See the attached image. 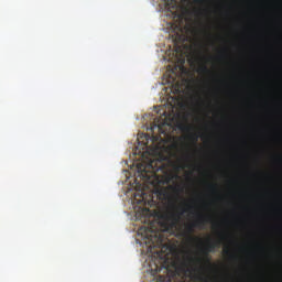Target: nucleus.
<instances>
[{"instance_id":"obj_21","label":"nucleus","mask_w":282,"mask_h":282,"mask_svg":"<svg viewBox=\"0 0 282 282\" xmlns=\"http://www.w3.org/2000/svg\"><path fill=\"white\" fill-rule=\"evenodd\" d=\"M186 129L188 130L189 128H188V127H186Z\"/></svg>"},{"instance_id":"obj_2","label":"nucleus","mask_w":282,"mask_h":282,"mask_svg":"<svg viewBox=\"0 0 282 282\" xmlns=\"http://www.w3.org/2000/svg\"><path fill=\"white\" fill-rule=\"evenodd\" d=\"M196 219L193 220L191 224L186 225L185 227V232L187 235H193L195 232V228H198L199 230H204L206 228V224L210 221V217L202 214V213H196Z\"/></svg>"},{"instance_id":"obj_3","label":"nucleus","mask_w":282,"mask_h":282,"mask_svg":"<svg viewBox=\"0 0 282 282\" xmlns=\"http://www.w3.org/2000/svg\"><path fill=\"white\" fill-rule=\"evenodd\" d=\"M220 246L221 241L219 240H208L207 245L202 249L203 258L196 259V263H198L199 265H202L203 262L210 264V252H215V250H217V248H219Z\"/></svg>"},{"instance_id":"obj_15","label":"nucleus","mask_w":282,"mask_h":282,"mask_svg":"<svg viewBox=\"0 0 282 282\" xmlns=\"http://www.w3.org/2000/svg\"><path fill=\"white\" fill-rule=\"evenodd\" d=\"M143 213H151L149 208H143Z\"/></svg>"},{"instance_id":"obj_6","label":"nucleus","mask_w":282,"mask_h":282,"mask_svg":"<svg viewBox=\"0 0 282 282\" xmlns=\"http://www.w3.org/2000/svg\"><path fill=\"white\" fill-rule=\"evenodd\" d=\"M165 126H166V121H162L160 123L154 122L150 128V131H152L153 133L155 129H158L159 133L166 135V130L164 129Z\"/></svg>"},{"instance_id":"obj_1","label":"nucleus","mask_w":282,"mask_h":282,"mask_svg":"<svg viewBox=\"0 0 282 282\" xmlns=\"http://www.w3.org/2000/svg\"><path fill=\"white\" fill-rule=\"evenodd\" d=\"M138 173L142 176L145 182H149L152 177H160L156 173L158 171H164V166H156L154 165L153 161L149 163H139L137 165Z\"/></svg>"},{"instance_id":"obj_13","label":"nucleus","mask_w":282,"mask_h":282,"mask_svg":"<svg viewBox=\"0 0 282 282\" xmlns=\"http://www.w3.org/2000/svg\"><path fill=\"white\" fill-rule=\"evenodd\" d=\"M156 254H158V257H160L161 259H164V256L162 254V251H158Z\"/></svg>"},{"instance_id":"obj_10","label":"nucleus","mask_w":282,"mask_h":282,"mask_svg":"<svg viewBox=\"0 0 282 282\" xmlns=\"http://www.w3.org/2000/svg\"><path fill=\"white\" fill-rule=\"evenodd\" d=\"M209 188H210L212 191H217V185H216V184H210V185H209Z\"/></svg>"},{"instance_id":"obj_11","label":"nucleus","mask_w":282,"mask_h":282,"mask_svg":"<svg viewBox=\"0 0 282 282\" xmlns=\"http://www.w3.org/2000/svg\"><path fill=\"white\" fill-rule=\"evenodd\" d=\"M152 140H153V142H158V140H160V137L159 135H152Z\"/></svg>"},{"instance_id":"obj_19","label":"nucleus","mask_w":282,"mask_h":282,"mask_svg":"<svg viewBox=\"0 0 282 282\" xmlns=\"http://www.w3.org/2000/svg\"><path fill=\"white\" fill-rule=\"evenodd\" d=\"M144 195H145V194H144V193H142V196H141V197H142V200H144Z\"/></svg>"},{"instance_id":"obj_16","label":"nucleus","mask_w":282,"mask_h":282,"mask_svg":"<svg viewBox=\"0 0 282 282\" xmlns=\"http://www.w3.org/2000/svg\"><path fill=\"white\" fill-rule=\"evenodd\" d=\"M192 138H193L194 142H197V138H198L197 135H193Z\"/></svg>"},{"instance_id":"obj_22","label":"nucleus","mask_w":282,"mask_h":282,"mask_svg":"<svg viewBox=\"0 0 282 282\" xmlns=\"http://www.w3.org/2000/svg\"><path fill=\"white\" fill-rule=\"evenodd\" d=\"M182 63H184V59L182 61Z\"/></svg>"},{"instance_id":"obj_17","label":"nucleus","mask_w":282,"mask_h":282,"mask_svg":"<svg viewBox=\"0 0 282 282\" xmlns=\"http://www.w3.org/2000/svg\"><path fill=\"white\" fill-rule=\"evenodd\" d=\"M196 2H197V3H204V1H202V0H196Z\"/></svg>"},{"instance_id":"obj_8","label":"nucleus","mask_w":282,"mask_h":282,"mask_svg":"<svg viewBox=\"0 0 282 282\" xmlns=\"http://www.w3.org/2000/svg\"><path fill=\"white\" fill-rule=\"evenodd\" d=\"M208 72H210V70L208 69V66H206V65H203L198 68V74H208Z\"/></svg>"},{"instance_id":"obj_14","label":"nucleus","mask_w":282,"mask_h":282,"mask_svg":"<svg viewBox=\"0 0 282 282\" xmlns=\"http://www.w3.org/2000/svg\"><path fill=\"white\" fill-rule=\"evenodd\" d=\"M224 253L229 256L230 254V249H224Z\"/></svg>"},{"instance_id":"obj_5","label":"nucleus","mask_w":282,"mask_h":282,"mask_svg":"<svg viewBox=\"0 0 282 282\" xmlns=\"http://www.w3.org/2000/svg\"><path fill=\"white\" fill-rule=\"evenodd\" d=\"M149 232H152L150 235L151 239H150V243H152V246L155 248V246H158L160 248V246H162V236L156 234V232H153V229H148Z\"/></svg>"},{"instance_id":"obj_20","label":"nucleus","mask_w":282,"mask_h":282,"mask_svg":"<svg viewBox=\"0 0 282 282\" xmlns=\"http://www.w3.org/2000/svg\"><path fill=\"white\" fill-rule=\"evenodd\" d=\"M145 138H147V140H149V138H151V137H150L149 134H147V137H145Z\"/></svg>"},{"instance_id":"obj_7","label":"nucleus","mask_w":282,"mask_h":282,"mask_svg":"<svg viewBox=\"0 0 282 282\" xmlns=\"http://www.w3.org/2000/svg\"><path fill=\"white\" fill-rule=\"evenodd\" d=\"M192 263H195V259H193V257L191 256H187L186 259L183 261V267L189 268Z\"/></svg>"},{"instance_id":"obj_4","label":"nucleus","mask_w":282,"mask_h":282,"mask_svg":"<svg viewBox=\"0 0 282 282\" xmlns=\"http://www.w3.org/2000/svg\"><path fill=\"white\" fill-rule=\"evenodd\" d=\"M184 213H188V209H183L181 214L173 210H166L161 214V219L164 221L166 228H175V226L180 224V215H184Z\"/></svg>"},{"instance_id":"obj_12","label":"nucleus","mask_w":282,"mask_h":282,"mask_svg":"<svg viewBox=\"0 0 282 282\" xmlns=\"http://www.w3.org/2000/svg\"><path fill=\"white\" fill-rule=\"evenodd\" d=\"M159 281H160V282H166V278L163 276V275H161V276H159Z\"/></svg>"},{"instance_id":"obj_18","label":"nucleus","mask_w":282,"mask_h":282,"mask_svg":"<svg viewBox=\"0 0 282 282\" xmlns=\"http://www.w3.org/2000/svg\"><path fill=\"white\" fill-rule=\"evenodd\" d=\"M165 182H166V184H169V182H170V178H165Z\"/></svg>"},{"instance_id":"obj_9","label":"nucleus","mask_w":282,"mask_h":282,"mask_svg":"<svg viewBox=\"0 0 282 282\" xmlns=\"http://www.w3.org/2000/svg\"><path fill=\"white\" fill-rule=\"evenodd\" d=\"M171 8H173V10H177V0L171 1Z\"/></svg>"}]
</instances>
